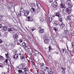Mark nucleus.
I'll use <instances>...</instances> for the list:
<instances>
[{"label": "nucleus", "mask_w": 74, "mask_h": 74, "mask_svg": "<svg viewBox=\"0 0 74 74\" xmlns=\"http://www.w3.org/2000/svg\"><path fill=\"white\" fill-rule=\"evenodd\" d=\"M30 12L29 10H24L23 8H21L20 11V13L18 14L19 16H22V15L23 16H27L29 14Z\"/></svg>", "instance_id": "1"}, {"label": "nucleus", "mask_w": 74, "mask_h": 74, "mask_svg": "<svg viewBox=\"0 0 74 74\" xmlns=\"http://www.w3.org/2000/svg\"><path fill=\"white\" fill-rule=\"evenodd\" d=\"M20 59H21V60L22 62H24L25 60V57H24V55H23V51H21L20 53Z\"/></svg>", "instance_id": "2"}, {"label": "nucleus", "mask_w": 74, "mask_h": 74, "mask_svg": "<svg viewBox=\"0 0 74 74\" xmlns=\"http://www.w3.org/2000/svg\"><path fill=\"white\" fill-rule=\"evenodd\" d=\"M25 50L27 55H30L32 54V52H31L32 50L31 49H30L29 47H25Z\"/></svg>", "instance_id": "3"}, {"label": "nucleus", "mask_w": 74, "mask_h": 74, "mask_svg": "<svg viewBox=\"0 0 74 74\" xmlns=\"http://www.w3.org/2000/svg\"><path fill=\"white\" fill-rule=\"evenodd\" d=\"M56 16H58V19L59 21L62 22V16L60 14V13L59 12L56 13Z\"/></svg>", "instance_id": "4"}, {"label": "nucleus", "mask_w": 74, "mask_h": 74, "mask_svg": "<svg viewBox=\"0 0 74 74\" xmlns=\"http://www.w3.org/2000/svg\"><path fill=\"white\" fill-rule=\"evenodd\" d=\"M36 3V5L38 8V9H37V12H39V11H40V10L39 8H40L41 7V4H40V3H39V2H37Z\"/></svg>", "instance_id": "5"}, {"label": "nucleus", "mask_w": 74, "mask_h": 74, "mask_svg": "<svg viewBox=\"0 0 74 74\" xmlns=\"http://www.w3.org/2000/svg\"><path fill=\"white\" fill-rule=\"evenodd\" d=\"M8 31L10 32V33H12V34H15V30L14 29L11 28H9L8 29Z\"/></svg>", "instance_id": "6"}, {"label": "nucleus", "mask_w": 74, "mask_h": 74, "mask_svg": "<svg viewBox=\"0 0 74 74\" xmlns=\"http://www.w3.org/2000/svg\"><path fill=\"white\" fill-rule=\"evenodd\" d=\"M60 22L59 23V25L60 26V27L61 29H63L65 25L63 23H62V21H60Z\"/></svg>", "instance_id": "7"}, {"label": "nucleus", "mask_w": 74, "mask_h": 74, "mask_svg": "<svg viewBox=\"0 0 74 74\" xmlns=\"http://www.w3.org/2000/svg\"><path fill=\"white\" fill-rule=\"evenodd\" d=\"M27 18L28 19L27 21H28V22H33V19L32 18L31 16H28Z\"/></svg>", "instance_id": "8"}, {"label": "nucleus", "mask_w": 74, "mask_h": 74, "mask_svg": "<svg viewBox=\"0 0 74 74\" xmlns=\"http://www.w3.org/2000/svg\"><path fill=\"white\" fill-rule=\"evenodd\" d=\"M13 37L15 41H16L17 40V39H16V38H18V36L17 34H15L13 36Z\"/></svg>", "instance_id": "9"}, {"label": "nucleus", "mask_w": 74, "mask_h": 74, "mask_svg": "<svg viewBox=\"0 0 74 74\" xmlns=\"http://www.w3.org/2000/svg\"><path fill=\"white\" fill-rule=\"evenodd\" d=\"M44 41V43L45 44H49V40L48 39H47L45 40Z\"/></svg>", "instance_id": "10"}, {"label": "nucleus", "mask_w": 74, "mask_h": 74, "mask_svg": "<svg viewBox=\"0 0 74 74\" xmlns=\"http://www.w3.org/2000/svg\"><path fill=\"white\" fill-rule=\"evenodd\" d=\"M71 11H72L71 9L69 8H67V12L68 13V14H71Z\"/></svg>", "instance_id": "11"}, {"label": "nucleus", "mask_w": 74, "mask_h": 74, "mask_svg": "<svg viewBox=\"0 0 74 74\" xmlns=\"http://www.w3.org/2000/svg\"><path fill=\"white\" fill-rule=\"evenodd\" d=\"M53 5L54 8L57 7V6H58V3H57L56 1H54L53 3Z\"/></svg>", "instance_id": "12"}, {"label": "nucleus", "mask_w": 74, "mask_h": 74, "mask_svg": "<svg viewBox=\"0 0 74 74\" xmlns=\"http://www.w3.org/2000/svg\"><path fill=\"white\" fill-rule=\"evenodd\" d=\"M23 64H20L18 66V69H23Z\"/></svg>", "instance_id": "13"}, {"label": "nucleus", "mask_w": 74, "mask_h": 74, "mask_svg": "<svg viewBox=\"0 0 74 74\" xmlns=\"http://www.w3.org/2000/svg\"><path fill=\"white\" fill-rule=\"evenodd\" d=\"M63 12L64 14H67V8H66V9H63Z\"/></svg>", "instance_id": "14"}, {"label": "nucleus", "mask_w": 74, "mask_h": 74, "mask_svg": "<svg viewBox=\"0 0 74 74\" xmlns=\"http://www.w3.org/2000/svg\"><path fill=\"white\" fill-rule=\"evenodd\" d=\"M62 51L64 53H67V50L66 49H62Z\"/></svg>", "instance_id": "15"}, {"label": "nucleus", "mask_w": 74, "mask_h": 74, "mask_svg": "<svg viewBox=\"0 0 74 74\" xmlns=\"http://www.w3.org/2000/svg\"><path fill=\"white\" fill-rule=\"evenodd\" d=\"M8 60L7 59H6L5 60L4 62V64L5 65H7V64H8Z\"/></svg>", "instance_id": "16"}, {"label": "nucleus", "mask_w": 74, "mask_h": 74, "mask_svg": "<svg viewBox=\"0 0 74 74\" xmlns=\"http://www.w3.org/2000/svg\"><path fill=\"white\" fill-rule=\"evenodd\" d=\"M22 45L23 46V47H25V48H27V47H28L27 46V44H26L25 43H23Z\"/></svg>", "instance_id": "17"}, {"label": "nucleus", "mask_w": 74, "mask_h": 74, "mask_svg": "<svg viewBox=\"0 0 74 74\" xmlns=\"http://www.w3.org/2000/svg\"><path fill=\"white\" fill-rule=\"evenodd\" d=\"M66 8V6L64 5H63L62 4H61L60 5V8Z\"/></svg>", "instance_id": "18"}, {"label": "nucleus", "mask_w": 74, "mask_h": 74, "mask_svg": "<svg viewBox=\"0 0 74 74\" xmlns=\"http://www.w3.org/2000/svg\"><path fill=\"white\" fill-rule=\"evenodd\" d=\"M35 9L34 8H31V11L32 12H34L35 11Z\"/></svg>", "instance_id": "19"}, {"label": "nucleus", "mask_w": 74, "mask_h": 74, "mask_svg": "<svg viewBox=\"0 0 74 74\" xmlns=\"http://www.w3.org/2000/svg\"><path fill=\"white\" fill-rule=\"evenodd\" d=\"M54 24L56 26H57L59 24V22L58 21H56L54 22Z\"/></svg>", "instance_id": "20"}, {"label": "nucleus", "mask_w": 74, "mask_h": 74, "mask_svg": "<svg viewBox=\"0 0 74 74\" xmlns=\"http://www.w3.org/2000/svg\"><path fill=\"white\" fill-rule=\"evenodd\" d=\"M69 34H73V31L72 30L70 29L69 31Z\"/></svg>", "instance_id": "21"}, {"label": "nucleus", "mask_w": 74, "mask_h": 74, "mask_svg": "<svg viewBox=\"0 0 74 74\" xmlns=\"http://www.w3.org/2000/svg\"><path fill=\"white\" fill-rule=\"evenodd\" d=\"M67 19L68 20H69V21L71 20V16H68L67 17Z\"/></svg>", "instance_id": "22"}, {"label": "nucleus", "mask_w": 74, "mask_h": 74, "mask_svg": "<svg viewBox=\"0 0 74 74\" xmlns=\"http://www.w3.org/2000/svg\"><path fill=\"white\" fill-rule=\"evenodd\" d=\"M14 58L15 59H17L18 58V54H16L14 56Z\"/></svg>", "instance_id": "23"}, {"label": "nucleus", "mask_w": 74, "mask_h": 74, "mask_svg": "<svg viewBox=\"0 0 74 74\" xmlns=\"http://www.w3.org/2000/svg\"><path fill=\"white\" fill-rule=\"evenodd\" d=\"M53 30H55L56 33H58V31H57V29L56 27H53Z\"/></svg>", "instance_id": "24"}, {"label": "nucleus", "mask_w": 74, "mask_h": 74, "mask_svg": "<svg viewBox=\"0 0 74 74\" xmlns=\"http://www.w3.org/2000/svg\"><path fill=\"white\" fill-rule=\"evenodd\" d=\"M40 74H45V72L42 71H40Z\"/></svg>", "instance_id": "25"}, {"label": "nucleus", "mask_w": 74, "mask_h": 74, "mask_svg": "<svg viewBox=\"0 0 74 74\" xmlns=\"http://www.w3.org/2000/svg\"><path fill=\"white\" fill-rule=\"evenodd\" d=\"M44 70L45 71L47 70H48V67H45L44 68Z\"/></svg>", "instance_id": "26"}, {"label": "nucleus", "mask_w": 74, "mask_h": 74, "mask_svg": "<svg viewBox=\"0 0 74 74\" xmlns=\"http://www.w3.org/2000/svg\"><path fill=\"white\" fill-rule=\"evenodd\" d=\"M39 32L40 33H44V29H41L40 30Z\"/></svg>", "instance_id": "27"}, {"label": "nucleus", "mask_w": 74, "mask_h": 74, "mask_svg": "<svg viewBox=\"0 0 74 74\" xmlns=\"http://www.w3.org/2000/svg\"><path fill=\"white\" fill-rule=\"evenodd\" d=\"M68 5H69V8H71L73 7L72 5L69 4V3H68Z\"/></svg>", "instance_id": "28"}, {"label": "nucleus", "mask_w": 74, "mask_h": 74, "mask_svg": "<svg viewBox=\"0 0 74 74\" xmlns=\"http://www.w3.org/2000/svg\"><path fill=\"white\" fill-rule=\"evenodd\" d=\"M6 57L7 59H9V54L8 53H7V54H5Z\"/></svg>", "instance_id": "29"}, {"label": "nucleus", "mask_w": 74, "mask_h": 74, "mask_svg": "<svg viewBox=\"0 0 74 74\" xmlns=\"http://www.w3.org/2000/svg\"><path fill=\"white\" fill-rule=\"evenodd\" d=\"M18 71L19 73L18 74H21V73H23L22 71L20 70H18Z\"/></svg>", "instance_id": "30"}, {"label": "nucleus", "mask_w": 74, "mask_h": 74, "mask_svg": "<svg viewBox=\"0 0 74 74\" xmlns=\"http://www.w3.org/2000/svg\"><path fill=\"white\" fill-rule=\"evenodd\" d=\"M31 7H35V4L34 3H33L31 4Z\"/></svg>", "instance_id": "31"}, {"label": "nucleus", "mask_w": 74, "mask_h": 74, "mask_svg": "<svg viewBox=\"0 0 74 74\" xmlns=\"http://www.w3.org/2000/svg\"><path fill=\"white\" fill-rule=\"evenodd\" d=\"M49 23H51V21H52V18H50L49 17Z\"/></svg>", "instance_id": "32"}, {"label": "nucleus", "mask_w": 74, "mask_h": 74, "mask_svg": "<svg viewBox=\"0 0 74 74\" xmlns=\"http://www.w3.org/2000/svg\"><path fill=\"white\" fill-rule=\"evenodd\" d=\"M3 30H4L5 31L7 30V27H4L3 28Z\"/></svg>", "instance_id": "33"}, {"label": "nucleus", "mask_w": 74, "mask_h": 74, "mask_svg": "<svg viewBox=\"0 0 74 74\" xmlns=\"http://www.w3.org/2000/svg\"><path fill=\"white\" fill-rule=\"evenodd\" d=\"M36 51L37 50L35 49H33L32 50V52H33V53H35Z\"/></svg>", "instance_id": "34"}, {"label": "nucleus", "mask_w": 74, "mask_h": 74, "mask_svg": "<svg viewBox=\"0 0 74 74\" xmlns=\"http://www.w3.org/2000/svg\"><path fill=\"white\" fill-rule=\"evenodd\" d=\"M39 64L40 66V67H43V66H44V63H42V64Z\"/></svg>", "instance_id": "35"}, {"label": "nucleus", "mask_w": 74, "mask_h": 74, "mask_svg": "<svg viewBox=\"0 0 74 74\" xmlns=\"http://www.w3.org/2000/svg\"><path fill=\"white\" fill-rule=\"evenodd\" d=\"M13 53L14 54H16L17 53V51L16 50H14L13 51Z\"/></svg>", "instance_id": "36"}, {"label": "nucleus", "mask_w": 74, "mask_h": 74, "mask_svg": "<svg viewBox=\"0 0 74 74\" xmlns=\"http://www.w3.org/2000/svg\"><path fill=\"white\" fill-rule=\"evenodd\" d=\"M0 59L1 60H3L4 59V57L2 56H0Z\"/></svg>", "instance_id": "37"}, {"label": "nucleus", "mask_w": 74, "mask_h": 74, "mask_svg": "<svg viewBox=\"0 0 74 74\" xmlns=\"http://www.w3.org/2000/svg\"><path fill=\"white\" fill-rule=\"evenodd\" d=\"M3 67V64L2 63H0V67L2 68Z\"/></svg>", "instance_id": "38"}, {"label": "nucleus", "mask_w": 74, "mask_h": 74, "mask_svg": "<svg viewBox=\"0 0 74 74\" xmlns=\"http://www.w3.org/2000/svg\"><path fill=\"white\" fill-rule=\"evenodd\" d=\"M24 70L25 71H28V69L27 68H25Z\"/></svg>", "instance_id": "39"}, {"label": "nucleus", "mask_w": 74, "mask_h": 74, "mask_svg": "<svg viewBox=\"0 0 74 74\" xmlns=\"http://www.w3.org/2000/svg\"><path fill=\"white\" fill-rule=\"evenodd\" d=\"M9 8H12V5H11V4H10L9 5Z\"/></svg>", "instance_id": "40"}, {"label": "nucleus", "mask_w": 74, "mask_h": 74, "mask_svg": "<svg viewBox=\"0 0 74 74\" xmlns=\"http://www.w3.org/2000/svg\"><path fill=\"white\" fill-rule=\"evenodd\" d=\"M16 45V43H14L11 44V45L12 46V47H14V46H15Z\"/></svg>", "instance_id": "41"}, {"label": "nucleus", "mask_w": 74, "mask_h": 74, "mask_svg": "<svg viewBox=\"0 0 74 74\" xmlns=\"http://www.w3.org/2000/svg\"><path fill=\"white\" fill-rule=\"evenodd\" d=\"M31 30L32 31V32L34 31V30H36V28H31Z\"/></svg>", "instance_id": "42"}, {"label": "nucleus", "mask_w": 74, "mask_h": 74, "mask_svg": "<svg viewBox=\"0 0 74 74\" xmlns=\"http://www.w3.org/2000/svg\"><path fill=\"white\" fill-rule=\"evenodd\" d=\"M64 32H65V34H67V30H66L64 31Z\"/></svg>", "instance_id": "43"}, {"label": "nucleus", "mask_w": 74, "mask_h": 74, "mask_svg": "<svg viewBox=\"0 0 74 74\" xmlns=\"http://www.w3.org/2000/svg\"><path fill=\"white\" fill-rule=\"evenodd\" d=\"M35 53L38 55V53H39V51H37V50H36V51L35 52Z\"/></svg>", "instance_id": "44"}, {"label": "nucleus", "mask_w": 74, "mask_h": 74, "mask_svg": "<svg viewBox=\"0 0 74 74\" xmlns=\"http://www.w3.org/2000/svg\"><path fill=\"white\" fill-rule=\"evenodd\" d=\"M72 47H74V42H73L72 43Z\"/></svg>", "instance_id": "45"}, {"label": "nucleus", "mask_w": 74, "mask_h": 74, "mask_svg": "<svg viewBox=\"0 0 74 74\" xmlns=\"http://www.w3.org/2000/svg\"><path fill=\"white\" fill-rule=\"evenodd\" d=\"M20 42H23V40L22 39H20L19 40Z\"/></svg>", "instance_id": "46"}, {"label": "nucleus", "mask_w": 74, "mask_h": 74, "mask_svg": "<svg viewBox=\"0 0 74 74\" xmlns=\"http://www.w3.org/2000/svg\"><path fill=\"white\" fill-rule=\"evenodd\" d=\"M40 21L41 22H42L44 21V19L43 18H41V19H40Z\"/></svg>", "instance_id": "47"}, {"label": "nucleus", "mask_w": 74, "mask_h": 74, "mask_svg": "<svg viewBox=\"0 0 74 74\" xmlns=\"http://www.w3.org/2000/svg\"><path fill=\"white\" fill-rule=\"evenodd\" d=\"M38 54H36V53H34V56H37V55Z\"/></svg>", "instance_id": "48"}, {"label": "nucleus", "mask_w": 74, "mask_h": 74, "mask_svg": "<svg viewBox=\"0 0 74 74\" xmlns=\"http://www.w3.org/2000/svg\"><path fill=\"white\" fill-rule=\"evenodd\" d=\"M31 64L32 65V66H33V62L32 61H31Z\"/></svg>", "instance_id": "49"}, {"label": "nucleus", "mask_w": 74, "mask_h": 74, "mask_svg": "<svg viewBox=\"0 0 74 74\" xmlns=\"http://www.w3.org/2000/svg\"><path fill=\"white\" fill-rule=\"evenodd\" d=\"M49 1L50 3H52L53 1V0H49Z\"/></svg>", "instance_id": "50"}, {"label": "nucleus", "mask_w": 74, "mask_h": 74, "mask_svg": "<svg viewBox=\"0 0 74 74\" xmlns=\"http://www.w3.org/2000/svg\"><path fill=\"white\" fill-rule=\"evenodd\" d=\"M49 50H51V49H52V48H51V46H49Z\"/></svg>", "instance_id": "51"}, {"label": "nucleus", "mask_w": 74, "mask_h": 74, "mask_svg": "<svg viewBox=\"0 0 74 74\" xmlns=\"http://www.w3.org/2000/svg\"><path fill=\"white\" fill-rule=\"evenodd\" d=\"M44 38L45 39H46V38H47V36H45Z\"/></svg>", "instance_id": "52"}, {"label": "nucleus", "mask_w": 74, "mask_h": 74, "mask_svg": "<svg viewBox=\"0 0 74 74\" xmlns=\"http://www.w3.org/2000/svg\"><path fill=\"white\" fill-rule=\"evenodd\" d=\"M3 41L2 40H1V39H0V43H2Z\"/></svg>", "instance_id": "53"}, {"label": "nucleus", "mask_w": 74, "mask_h": 74, "mask_svg": "<svg viewBox=\"0 0 74 74\" xmlns=\"http://www.w3.org/2000/svg\"><path fill=\"white\" fill-rule=\"evenodd\" d=\"M57 36H58V37H59L60 35H59V34H57Z\"/></svg>", "instance_id": "54"}, {"label": "nucleus", "mask_w": 74, "mask_h": 74, "mask_svg": "<svg viewBox=\"0 0 74 74\" xmlns=\"http://www.w3.org/2000/svg\"><path fill=\"white\" fill-rule=\"evenodd\" d=\"M60 1L61 3H63V2H64V0H60Z\"/></svg>", "instance_id": "55"}, {"label": "nucleus", "mask_w": 74, "mask_h": 74, "mask_svg": "<svg viewBox=\"0 0 74 74\" xmlns=\"http://www.w3.org/2000/svg\"><path fill=\"white\" fill-rule=\"evenodd\" d=\"M62 72H63V73L65 74V71L64 70H63Z\"/></svg>", "instance_id": "56"}, {"label": "nucleus", "mask_w": 74, "mask_h": 74, "mask_svg": "<svg viewBox=\"0 0 74 74\" xmlns=\"http://www.w3.org/2000/svg\"><path fill=\"white\" fill-rule=\"evenodd\" d=\"M2 27V25L1 24H0V28H1Z\"/></svg>", "instance_id": "57"}, {"label": "nucleus", "mask_w": 74, "mask_h": 74, "mask_svg": "<svg viewBox=\"0 0 74 74\" xmlns=\"http://www.w3.org/2000/svg\"><path fill=\"white\" fill-rule=\"evenodd\" d=\"M22 73H23L22 74H25V73H26V72H23Z\"/></svg>", "instance_id": "58"}, {"label": "nucleus", "mask_w": 74, "mask_h": 74, "mask_svg": "<svg viewBox=\"0 0 74 74\" xmlns=\"http://www.w3.org/2000/svg\"><path fill=\"white\" fill-rule=\"evenodd\" d=\"M50 38L51 40H52V39L53 38V37H52V36H51L50 37Z\"/></svg>", "instance_id": "59"}, {"label": "nucleus", "mask_w": 74, "mask_h": 74, "mask_svg": "<svg viewBox=\"0 0 74 74\" xmlns=\"http://www.w3.org/2000/svg\"><path fill=\"white\" fill-rule=\"evenodd\" d=\"M56 55H58V54H59V53L58 52H56Z\"/></svg>", "instance_id": "60"}, {"label": "nucleus", "mask_w": 74, "mask_h": 74, "mask_svg": "<svg viewBox=\"0 0 74 74\" xmlns=\"http://www.w3.org/2000/svg\"><path fill=\"white\" fill-rule=\"evenodd\" d=\"M34 66L35 67V69H37V66H36V65H34Z\"/></svg>", "instance_id": "61"}, {"label": "nucleus", "mask_w": 74, "mask_h": 74, "mask_svg": "<svg viewBox=\"0 0 74 74\" xmlns=\"http://www.w3.org/2000/svg\"><path fill=\"white\" fill-rule=\"evenodd\" d=\"M1 74H6L5 73L3 72Z\"/></svg>", "instance_id": "62"}, {"label": "nucleus", "mask_w": 74, "mask_h": 74, "mask_svg": "<svg viewBox=\"0 0 74 74\" xmlns=\"http://www.w3.org/2000/svg\"><path fill=\"white\" fill-rule=\"evenodd\" d=\"M66 70V68H63V70Z\"/></svg>", "instance_id": "63"}, {"label": "nucleus", "mask_w": 74, "mask_h": 74, "mask_svg": "<svg viewBox=\"0 0 74 74\" xmlns=\"http://www.w3.org/2000/svg\"><path fill=\"white\" fill-rule=\"evenodd\" d=\"M3 15H1V18H3Z\"/></svg>", "instance_id": "64"}]
</instances>
